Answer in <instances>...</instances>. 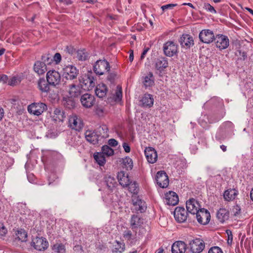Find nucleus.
Returning a JSON list of instances; mask_svg holds the SVG:
<instances>
[{
  "label": "nucleus",
  "instance_id": "36",
  "mask_svg": "<svg viewBox=\"0 0 253 253\" xmlns=\"http://www.w3.org/2000/svg\"><path fill=\"white\" fill-rule=\"evenodd\" d=\"M154 77L152 72H150L144 77L143 83L145 87H150L154 84Z\"/></svg>",
  "mask_w": 253,
  "mask_h": 253
},
{
  "label": "nucleus",
  "instance_id": "4",
  "mask_svg": "<svg viewBox=\"0 0 253 253\" xmlns=\"http://www.w3.org/2000/svg\"><path fill=\"white\" fill-rule=\"evenodd\" d=\"M79 71L76 67L72 65L66 66L63 69V75L67 80H73L77 78Z\"/></svg>",
  "mask_w": 253,
  "mask_h": 253
},
{
  "label": "nucleus",
  "instance_id": "26",
  "mask_svg": "<svg viewBox=\"0 0 253 253\" xmlns=\"http://www.w3.org/2000/svg\"><path fill=\"white\" fill-rule=\"evenodd\" d=\"M143 223L141 218L138 216L133 214L131 216L130 224L132 231H137V229L140 227Z\"/></svg>",
  "mask_w": 253,
  "mask_h": 253
},
{
  "label": "nucleus",
  "instance_id": "7",
  "mask_svg": "<svg viewBox=\"0 0 253 253\" xmlns=\"http://www.w3.org/2000/svg\"><path fill=\"white\" fill-rule=\"evenodd\" d=\"M47 109V106L43 103H34L29 105L28 112L35 115L39 116Z\"/></svg>",
  "mask_w": 253,
  "mask_h": 253
},
{
  "label": "nucleus",
  "instance_id": "63",
  "mask_svg": "<svg viewBox=\"0 0 253 253\" xmlns=\"http://www.w3.org/2000/svg\"><path fill=\"white\" fill-rule=\"evenodd\" d=\"M149 50V48L148 47L144 49L142 53V54L141 55V57H140L141 59H143L145 57L146 54L147 53V52H148V51Z\"/></svg>",
  "mask_w": 253,
  "mask_h": 253
},
{
  "label": "nucleus",
  "instance_id": "10",
  "mask_svg": "<svg viewBox=\"0 0 253 253\" xmlns=\"http://www.w3.org/2000/svg\"><path fill=\"white\" fill-rule=\"evenodd\" d=\"M176 221L179 223L185 222L188 217V211L183 207H177L173 212Z\"/></svg>",
  "mask_w": 253,
  "mask_h": 253
},
{
  "label": "nucleus",
  "instance_id": "58",
  "mask_svg": "<svg viewBox=\"0 0 253 253\" xmlns=\"http://www.w3.org/2000/svg\"><path fill=\"white\" fill-rule=\"evenodd\" d=\"M54 60L56 63H58L61 60V56L59 53H56L54 56Z\"/></svg>",
  "mask_w": 253,
  "mask_h": 253
},
{
  "label": "nucleus",
  "instance_id": "46",
  "mask_svg": "<svg viewBox=\"0 0 253 253\" xmlns=\"http://www.w3.org/2000/svg\"><path fill=\"white\" fill-rule=\"evenodd\" d=\"M122 98V87L119 85L117 87V90L114 96V99L116 102H119L121 100Z\"/></svg>",
  "mask_w": 253,
  "mask_h": 253
},
{
  "label": "nucleus",
  "instance_id": "17",
  "mask_svg": "<svg viewBox=\"0 0 253 253\" xmlns=\"http://www.w3.org/2000/svg\"><path fill=\"white\" fill-rule=\"evenodd\" d=\"M132 203L135 207V210L136 211H139L141 213L144 212L145 211L146 209L145 202L142 201L136 195H134L132 196Z\"/></svg>",
  "mask_w": 253,
  "mask_h": 253
},
{
  "label": "nucleus",
  "instance_id": "37",
  "mask_svg": "<svg viewBox=\"0 0 253 253\" xmlns=\"http://www.w3.org/2000/svg\"><path fill=\"white\" fill-rule=\"evenodd\" d=\"M72 84V83L68 80L66 79V80L64 81V79H63L62 81L61 82H60L59 84L57 86L59 88L61 92H68Z\"/></svg>",
  "mask_w": 253,
  "mask_h": 253
},
{
  "label": "nucleus",
  "instance_id": "28",
  "mask_svg": "<svg viewBox=\"0 0 253 253\" xmlns=\"http://www.w3.org/2000/svg\"><path fill=\"white\" fill-rule=\"evenodd\" d=\"M74 99L75 98L69 95L64 97L62 101V104L65 108L68 109H72L76 106V102Z\"/></svg>",
  "mask_w": 253,
  "mask_h": 253
},
{
  "label": "nucleus",
  "instance_id": "5",
  "mask_svg": "<svg viewBox=\"0 0 253 253\" xmlns=\"http://www.w3.org/2000/svg\"><path fill=\"white\" fill-rule=\"evenodd\" d=\"M216 47L220 50L226 49L229 45V40L227 36L222 35H216L214 39Z\"/></svg>",
  "mask_w": 253,
  "mask_h": 253
},
{
  "label": "nucleus",
  "instance_id": "33",
  "mask_svg": "<svg viewBox=\"0 0 253 253\" xmlns=\"http://www.w3.org/2000/svg\"><path fill=\"white\" fill-rule=\"evenodd\" d=\"M140 101L141 102L142 107H151L153 105L154 99L153 96L149 94H145L142 97Z\"/></svg>",
  "mask_w": 253,
  "mask_h": 253
},
{
  "label": "nucleus",
  "instance_id": "3",
  "mask_svg": "<svg viewBox=\"0 0 253 253\" xmlns=\"http://www.w3.org/2000/svg\"><path fill=\"white\" fill-rule=\"evenodd\" d=\"M46 79L51 86L57 87L60 83L61 76L58 71L51 70L46 73Z\"/></svg>",
  "mask_w": 253,
  "mask_h": 253
},
{
  "label": "nucleus",
  "instance_id": "48",
  "mask_svg": "<svg viewBox=\"0 0 253 253\" xmlns=\"http://www.w3.org/2000/svg\"><path fill=\"white\" fill-rule=\"evenodd\" d=\"M128 188V190L133 194H136L138 192V184L135 182H130L129 185H127Z\"/></svg>",
  "mask_w": 253,
  "mask_h": 253
},
{
  "label": "nucleus",
  "instance_id": "14",
  "mask_svg": "<svg viewBox=\"0 0 253 253\" xmlns=\"http://www.w3.org/2000/svg\"><path fill=\"white\" fill-rule=\"evenodd\" d=\"M79 81L81 84V86L84 87L85 89L88 90L91 89L95 86L94 78L90 75H84L81 77Z\"/></svg>",
  "mask_w": 253,
  "mask_h": 253
},
{
  "label": "nucleus",
  "instance_id": "24",
  "mask_svg": "<svg viewBox=\"0 0 253 253\" xmlns=\"http://www.w3.org/2000/svg\"><path fill=\"white\" fill-rule=\"evenodd\" d=\"M68 93L72 97L79 98L82 93V87L79 85L72 83Z\"/></svg>",
  "mask_w": 253,
  "mask_h": 253
},
{
  "label": "nucleus",
  "instance_id": "31",
  "mask_svg": "<svg viewBox=\"0 0 253 253\" xmlns=\"http://www.w3.org/2000/svg\"><path fill=\"white\" fill-rule=\"evenodd\" d=\"M168 61L167 58L161 57L157 59L155 63V68L160 71H163L168 67Z\"/></svg>",
  "mask_w": 253,
  "mask_h": 253
},
{
  "label": "nucleus",
  "instance_id": "40",
  "mask_svg": "<svg viewBox=\"0 0 253 253\" xmlns=\"http://www.w3.org/2000/svg\"><path fill=\"white\" fill-rule=\"evenodd\" d=\"M125 250V244H122L119 241H116L115 244L114 245L113 252L114 253H123Z\"/></svg>",
  "mask_w": 253,
  "mask_h": 253
},
{
  "label": "nucleus",
  "instance_id": "11",
  "mask_svg": "<svg viewBox=\"0 0 253 253\" xmlns=\"http://www.w3.org/2000/svg\"><path fill=\"white\" fill-rule=\"evenodd\" d=\"M83 123L80 118L76 115H72L69 119V126L72 129L80 131L83 127Z\"/></svg>",
  "mask_w": 253,
  "mask_h": 253
},
{
  "label": "nucleus",
  "instance_id": "44",
  "mask_svg": "<svg viewBox=\"0 0 253 253\" xmlns=\"http://www.w3.org/2000/svg\"><path fill=\"white\" fill-rule=\"evenodd\" d=\"M52 250L57 253H64L65 252V246L62 244H56L52 247Z\"/></svg>",
  "mask_w": 253,
  "mask_h": 253
},
{
  "label": "nucleus",
  "instance_id": "35",
  "mask_svg": "<svg viewBox=\"0 0 253 253\" xmlns=\"http://www.w3.org/2000/svg\"><path fill=\"white\" fill-rule=\"evenodd\" d=\"M51 117L55 122H62L65 118L64 113L59 108H55Z\"/></svg>",
  "mask_w": 253,
  "mask_h": 253
},
{
  "label": "nucleus",
  "instance_id": "29",
  "mask_svg": "<svg viewBox=\"0 0 253 253\" xmlns=\"http://www.w3.org/2000/svg\"><path fill=\"white\" fill-rule=\"evenodd\" d=\"M34 70L38 75H42L47 71L46 65L43 62L36 61L34 64Z\"/></svg>",
  "mask_w": 253,
  "mask_h": 253
},
{
  "label": "nucleus",
  "instance_id": "42",
  "mask_svg": "<svg viewBox=\"0 0 253 253\" xmlns=\"http://www.w3.org/2000/svg\"><path fill=\"white\" fill-rule=\"evenodd\" d=\"M123 163L124 167L127 170H131L133 168V162L132 159L128 157H126L125 159H123Z\"/></svg>",
  "mask_w": 253,
  "mask_h": 253
},
{
  "label": "nucleus",
  "instance_id": "53",
  "mask_svg": "<svg viewBox=\"0 0 253 253\" xmlns=\"http://www.w3.org/2000/svg\"><path fill=\"white\" fill-rule=\"evenodd\" d=\"M208 253H223L221 249L218 247H211Z\"/></svg>",
  "mask_w": 253,
  "mask_h": 253
},
{
  "label": "nucleus",
  "instance_id": "60",
  "mask_svg": "<svg viewBox=\"0 0 253 253\" xmlns=\"http://www.w3.org/2000/svg\"><path fill=\"white\" fill-rule=\"evenodd\" d=\"M176 5L177 4H169L162 6L161 8L163 10H165V9H167L168 8H172Z\"/></svg>",
  "mask_w": 253,
  "mask_h": 253
},
{
  "label": "nucleus",
  "instance_id": "38",
  "mask_svg": "<svg viewBox=\"0 0 253 253\" xmlns=\"http://www.w3.org/2000/svg\"><path fill=\"white\" fill-rule=\"evenodd\" d=\"M133 233L129 229H126L123 232V237L127 241L134 240L136 238L137 231L134 230Z\"/></svg>",
  "mask_w": 253,
  "mask_h": 253
},
{
  "label": "nucleus",
  "instance_id": "21",
  "mask_svg": "<svg viewBox=\"0 0 253 253\" xmlns=\"http://www.w3.org/2000/svg\"><path fill=\"white\" fill-rule=\"evenodd\" d=\"M165 199L167 204L172 206L177 205L179 202L178 195L173 191L166 193Z\"/></svg>",
  "mask_w": 253,
  "mask_h": 253
},
{
  "label": "nucleus",
  "instance_id": "32",
  "mask_svg": "<svg viewBox=\"0 0 253 253\" xmlns=\"http://www.w3.org/2000/svg\"><path fill=\"white\" fill-rule=\"evenodd\" d=\"M238 194V191L235 189H230L226 190L223 195L224 199L227 201L234 200Z\"/></svg>",
  "mask_w": 253,
  "mask_h": 253
},
{
  "label": "nucleus",
  "instance_id": "34",
  "mask_svg": "<svg viewBox=\"0 0 253 253\" xmlns=\"http://www.w3.org/2000/svg\"><path fill=\"white\" fill-rule=\"evenodd\" d=\"M119 183L123 187H127L130 182L128 175H125L124 171L119 172L118 175Z\"/></svg>",
  "mask_w": 253,
  "mask_h": 253
},
{
  "label": "nucleus",
  "instance_id": "27",
  "mask_svg": "<svg viewBox=\"0 0 253 253\" xmlns=\"http://www.w3.org/2000/svg\"><path fill=\"white\" fill-rule=\"evenodd\" d=\"M84 134L87 141L93 144L98 142L99 136L94 131L87 130L85 131Z\"/></svg>",
  "mask_w": 253,
  "mask_h": 253
},
{
  "label": "nucleus",
  "instance_id": "18",
  "mask_svg": "<svg viewBox=\"0 0 253 253\" xmlns=\"http://www.w3.org/2000/svg\"><path fill=\"white\" fill-rule=\"evenodd\" d=\"M186 209L188 212L195 214L201 209L199 202L192 198L186 202Z\"/></svg>",
  "mask_w": 253,
  "mask_h": 253
},
{
  "label": "nucleus",
  "instance_id": "50",
  "mask_svg": "<svg viewBox=\"0 0 253 253\" xmlns=\"http://www.w3.org/2000/svg\"><path fill=\"white\" fill-rule=\"evenodd\" d=\"M203 7L207 11H209L211 13L215 14L216 13V11L215 10L214 8L208 3H204Z\"/></svg>",
  "mask_w": 253,
  "mask_h": 253
},
{
  "label": "nucleus",
  "instance_id": "64",
  "mask_svg": "<svg viewBox=\"0 0 253 253\" xmlns=\"http://www.w3.org/2000/svg\"><path fill=\"white\" fill-rule=\"evenodd\" d=\"M239 53L240 54V55H241L242 56V57H241V59H242V60H245L246 59V58L247 57V55H246V53L244 51H243L242 52L241 51H239Z\"/></svg>",
  "mask_w": 253,
  "mask_h": 253
},
{
  "label": "nucleus",
  "instance_id": "43",
  "mask_svg": "<svg viewBox=\"0 0 253 253\" xmlns=\"http://www.w3.org/2000/svg\"><path fill=\"white\" fill-rule=\"evenodd\" d=\"M88 54L85 49L79 50L77 51V57L80 60L84 61L87 59Z\"/></svg>",
  "mask_w": 253,
  "mask_h": 253
},
{
  "label": "nucleus",
  "instance_id": "52",
  "mask_svg": "<svg viewBox=\"0 0 253 253\" xmlns=\"http://www.w3.org/2000/svg\"><path fill=\"white\" fill-rule=\"evenodd\" d=\"M226 233L227 234L228 239L227 244L229 245H231L233 241V235L232 232L230 230L227 229L226 230Z\"/></svg>",
  "mask_w": 253,
  "mask_h": 253
},
{
  "label": "nucleus",
  "instance_id": "19",
  "mask_svg": "<svg viewBox=\"0 0 253 253\" xmlns=\"http://www.w3.org/2000/svg\"><path fill=\"white\" fill-rule=\"evenodd\" d=\"M145 155L148 162L151 164L155 163L158 158L157 153L152 147H146L144 151Z\"/></svg>",
  "mask_w": 253,
  "mask_h": 253
},
{
  "label": "nucleus",
  "instance_id": "49",
  "mask_svg": "<svg viewBox=\"0 0 253 253\" xmlns=\"http://www.w3.org/2000/svg\"><path fill=\"white\" fill-rule=\"evenodd\" d=\"M117 74L116 72H111L109 73L107 77V80L109 82L110 84L115 85V82L117 78Z\"/></svg>",
  "mask_w": 253,
  "mask_h": 253
},
{
  "label": "nucleus",
  "instance_id": "13",
  "mask_svg": "<svg viewBox=\"0 0 253 253\" xmlns=\"http://www.w3.org/2000/svg\"><path fill=\"white\" fill-rule=\"evenodd\" d=\"M80 101L83 107L85 108H90L94 104L95 98L93 95L86 93L81 95Z\"/></svg>",
  "mask_w": 253,
  "mask_h": 253
},
{
  "label": "nucleus",
  "instance_id": "6",
  "mask_svg": "<svg viewBox=\"0 0 253 253\" xmlns=\"http://www.w3.org/2000/svg\"><path fill=\"white\" fill-rule=\"evenodd\" d=\"M163 51L165 55L172 57L178 51V45L173 41H168L163 45Z\"/></svg>",
  "mask_w": 253,
  "mask_h": 253
},
{
  "label": "nucleus",
  "instance_id": "30",
  "mask_svg": "<svg viewBox=\"0 0 253 253\" xmlns=\"http://www.w3.org/2000/svg\"><path fill=\"white\" fill-rule=\"evenodd\" d=\"M107 91V87L103 83L98 84L96 86L95 90L96 95L99 98H103L105 96Z\"/></svg>",
  "mask_w": 253,
  "mask_h": 253
},
{
  "label": "nucleus",
  "instance_id": "2",
  "mask_svg": "<svg viewBox=\"0 0 253 253\" xmlns=\"http://www.w3.org/2000/svg\"><path fill=\"white\" fill-rule=\"evenodd\" d=\"M109 63L106 60H98L93 66L94 72L97 75H103L106 72L110 70Z\"/></svg>",
  "mask_w": 253,
  "mask_h": 253
},
{
  "label": "nucleus",
  "instance_id": "51",
  "mask_svg": "<svg viewBox=\"0 0 253 253\" xmlns=\"http://www.w3.org/2000/svg\"><path fill=\"white\" fill-rule=\"evenodd\" d=\"M108 128L106 125H102L99 127V132L102 135V137H106L108 135L107 132Z\"/></svg>",
  "mask_w": 253,
  "mask_h": 253
},
{
  "label": "nucleus",
  "instance_id": "16",
  "mask_svg": "<svg viewBox=\"0 0 253 253\" xmlns=\"http://www.w3.org/2000/svg\"><path fill=\"white\" fill-rule=\"evenodd\" d=\"M132 203L135 207V210L136 211H139L141 213L144 212L145 211L146 209L145 202L142 201L136 195H134L132 196Z\"/></svg>",
  "mask_w": 253,
  "mask_h": 253
},
{
  "label": "nucleus",
  "instance_id": "55",
  "mask_svg": "<svg viewBox=\"0 0 253 253\" xmlns=\"http://www.w3.org/2000/svg\"><path fill=\"white\" fill-rule=\"evenodd\" d=\"M95 112L98 116H102L103 115L104 111L101 107L97 106L95 108Z\"/></svg>",
  "mask_w": 253,
  "mask_h": 253
},
{
  "label": "nucleus",
  "instance_id": "56",
  "mask_svg": "<svg viewBox=\"0 0 253 253\" xmlns=\"http://www.w3.org/2000/svg\"><path fill=\"white\" fill-rule=\"evenodd\" d=\"M8 80V77L5 75H0V84H4Z\"/></svg>",
  "mask_w": 253,
  "mask_h": 253
},
{
  "label": "nucleus",
  "instance_id": "47",
  "mask_svg": "<svg viewBox=\"0 0 253 253\" xmlns=\"http://www.w3.org/2000/svg\"><path fill=\"white\" fill-rule=\"evenodd\" d=\"M102 152L103 155L110 156L113 155L114 150L109 146L107 145H104L102 147Z\"/></svg>",
  "mask_w": 253,
  "mask_h": 253
},
{
  "label": "nucleus",
  "instance_id": "41",
  "mask_svg": "<svg viewBox=\"0 0 253 253\" xmlns=\"http://www.w3.org/2000/svg\"><path fill=\"white\" fill-rule=\"evenodd\" d=\"M16 238L21 242H24L26 241L27 234L25 231L23 229H20L17 231L16 233Z\"/></svg>",
  "mask_w": 253,
  "mask_h": 253
},
{
  "label": "nucleus",
  "instance_id": "62",
  "mask_svg": "<svg viewBox=\"0 0 253 253\" xmlns=\"http://www.w3.org/2000/svg\"><path fill=\"white\" fill-rule=\"evenodd\" d=\"M17 81L18 79L16 77H14L11 79V81H10L9 84L10 85H14L16 84V83H17Z\"/></svg>",
  "mask_w": 253,
  "mask_h": 253
},
{
  "label": "nucleus",
  "instance_id": "8",
  "mask_svg": "<svg viewBox=\"0 0 253 253\" xmlns=\"http://www.w3.org/2000/svg\"><path fill=\"white\" fill-rule=\"evenodd\" d=\"M215 37L213 31L209 29L202 30L199 35L200 41L207 44L212 42Z\"/></svg>",
  "mask_w": 253,
  "mask_h": 253
},
{
  "label": "nucleus",
  "instance_id": "1",
  "mask_svg": "<svg viewBox=\"0 0 253 253\" xmlns=\"http://www.w3.org/2000/svg\"><path fill=\"white\" fill-rule=\"evenodd\" d=\"M205 247V242L202 239L195 238L189 241V248L192 253H201Z\"/></svg>",
  "mask_w": 253,
  "mask_h": 253
},
{
  "label": "nucleus",
  "instance_id": "15",
  "mask_svg": "<svg viewBox=\"0 0 253 253\" xmlns=\"http://www.w3.org/2000/svg\"><path fill=\"white\" fill-rule=\"evenodd\" d=\"M48 242L42 237H37L32 240V246L38 251L45 250L48 247Z\"/></svg>",
  "mask_w": 253,
  "mask_h": 253
},
{
  "label": "nucleus",
  "instance_id": "45",
  "mask_svg": "<svg viewBox=\"0 0 253 253\" xmlns=\"http://www.w3.org/2000/svg\"><path fill=\"white\" fill-rule=\"evenodd\" d=\"M94 158L100 166H103L106 161L103 154L97 153L94 155Z\"/></svg>",
  "mask_w": 253,
  "mask_h": 253
},
{
  "label": "nucleus",
  "instance_id": "54",
  "mask_svg": "<svg viewBox=\"0 0 253 253\" xmlns=\"http://www.w3.org/2000/svg\"><path fill=\"white\" fill-rule=\"evenodd\" d=\"M65 51L69 54H73L76 52V49L72 45H68L66 46Z\"/></svg>",
  "mask_w": 253,
  "mask_h": 253
},
{
  "label": "nucleus",
  "instance_id": "9",
  "mask_svg": "<svg viewBox=\"0 0 253 253\" xmlns=\"http://www.w3.org/2000/svg\"><path fill=\"white\" fill-rule=\"evenodd\" d=\"M196 214L197 221L201 224L206 225L210 222L211 214L207 210L201 209Z\"/></svg>",
  "mask_w": 253,
  "mask_h": 253
},
{
  "label": "nucleus",
  "instance_id": "23",
  "mask_svg": "<svg viewBox=\"0 0 253 253\" xmlns=\"http://www.w3.org/2000/svg\"><path fill=\"white\" fill-rule=\"evenodd\" d=\"M50 86L47 80H45L44 78H40L38 81V88L42 93L49 92Z\"/></svg>",
  "mask_w": 253,
  "mask_h": 253
},
{
  "label": "nucleus",
  "instance_id": "25",
  "mask_svg": "<svg viewBox=\"0 0 253 253\" xmlns=\"http://www.w3.org/2000/svg\"><path fill=\"white\" fill-rule=\"evenodd\" d=\"M229 212L225 208H221L217 211L216 217L221 223L224 222L229 218Z\"/></svg>",
  "mask_w": 253,
  "mask_h": 253
},
{
  "label": "nucleus",
  "instance_id": "61",
  "mask_svg": "<svg viewBox=\"0 0 253 253\" xmlns=\"http://www.w3.org/2000/svg\"><path fill=\"white\" fill-rule=\"evenodd\" d=\"M123 147L126 152L129 153L130 151V148L127 143L126 142L123 143Z\"/></svg>",
  "mask_w": 253,
  "mask_h": 253
},
{
  "label": "nucleus",
  "instance_id": "12",
  "mask_svg": "<svg viewBox=\"0 0 253 253\" xmlns=\"http://www.w3.org/2000/svg\"><path fill=\"white\" fill-rule=\"evenodd\" d=\"M156 180L157 184L161 188H166L169 185V177L164 171H160L157 173Z\"/></svg>",
  "mask_w": 253,
  "mask_h": 253
},
{
  "label": "nucleus",
  "instance_id": "59",
  "mask_svg": "<svg viewBox=\"0 0 253 253\" xmlns=\"http://www.w3.org/2000/svg\"><path fill=\"white\" fill-rule=\"evenodd\" d=\"M108 143L111 146L116 147L118 145V141L112 138L109 140Z\"/></svg>",
  "mask_w": 253,
  "mask_h": 253
},
{
  "label": "nucleus",
  "instance_id": "39",
  "mask_svg": "<svg viewBox=\"0 0 253 253\" xmlns=\"http://www.w3.org/2000/svg\"><path fill=\"white\" fill-rule=\"evenodd\" d=\"M105 182L108 189L110 190H112L115 187L116 184L115 179L110 175H106L105 177Z\"/></svg>",
  "mask_w": 253,
  "mask_h": 253
},
{
  "label": "nucleus",
  "instance_id": "57",
  "mask_svg": "<svg viewBox=\"0 0 253 253\" xmlns=\"http://www.w3.org/2000/svg\"><path fill=\"white\" fill-rule=\"evenodd\" d=\"M7 233V229L2 224H0V235L3 236Z\"/></svg>",
  "mask_w": 253,
  "mask_h": 253
},
{
  "label": "nucleus",
  "instance_id": "22",
  "mask_svg": "<svg viewBox=\"0 0 253 253\" xmlns=\"http://www.w3.org/2000/svg\"><path fill=\"white\" fill-rule=\"evenodd\" d=\"M187 245L181 241L174 242L171 247L172 253H185Z\"/></svg>",
  "mask_w": 253,
  "mask_h": 253
},
{
  "label": "nucleus",
  "instance_id": "20",
  "mask_svg": "<svg viewBox=\"0 0 253 253\" xmlns=\"http://www.w3.org/2000/svg\"><path fill=\"white\" fill-rule=\"evenodd\" d=\"M181 47L189 48L194 45L193 37L188 34H183L179 40Z\"/></svg>",
  "mask_w": 253,
  "mask_h": 253
}]
</instances>
